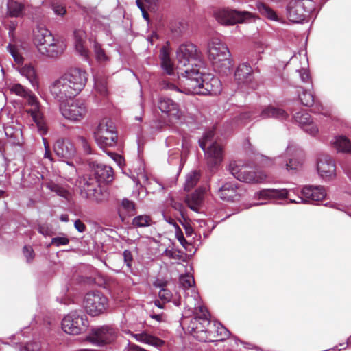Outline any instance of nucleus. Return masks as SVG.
Segmentation results:
<instances>
[{"mask_svg":"<svg viewBox=\"0 0 351 351\" xmlns=\"http://www.w3.org/2000/svg\"><path fill=\"white\" fill-rule=\"evenodd\" d=\"M301 80L304 83L310 82V75L308 71L305 69H302L298 71Z\"/></svg>","mask_w":351,"mask_h":351,"instance_id":"nucleus-58","label":"nucleus"},{"mask_svg":"<svg viewBox=\"0 0 351 351\" xmlns=\"http://www.w3.org/2000/svg\"><path fill=\"white\" fill-rule=\"evenodd\" d=\"M66 47L64 40L62 38L53 37V41H51L47 45L38 47L39 52L50 58H56L63 53Z\"/></svg>","mask_w":351,"mask_h":351,"instance_id":"nucleus-22","label":"nucleus"},{"mask_svg":"<svg viewBox=\"0 0 351 351\" xmlns=\"http://www.w3.org/2000/svg\"><path fill=\"white\" fill-rule=\"evenodd\" d=\"M95 88L101 95H104L107 93V85L105 80L95 79Z\"/></svg>","mask_w":351,"mask_h":351,"instance_id":"nucleus-49","label":"nucleus"},{"mask_svg":"<svg viewBox=\"0 0 351 351\" xmlns=\"http://www.w3.org/2000/svg\"><path fill=\"white\" fill-rule=\"evenodd\" d=\"M214 136V130H208L199 140V146L204 151L208 165L211 168L219 165L223 157V147L217 141H213Z\"/></svg>","mask_w":351,"mask_h":351,"instance_id":"nucleus-7","label":"nucleus"},{"mask_svg":"<svg viewBox=\"0 0 351 351\" xmlns=\"http://www.w3.org/2000/svg\"><path fill=\"white\" fill-rule=\"evenodd\" d=\"M195 280L192 275L187 274L180 277V287L185 293L184 304L192 312L198 313L199 307L203 306L199 300V293L195 287Z\"/></svg>","mask_w":351,"mask_h":351,"instance_id":"nucleus-12","label":"nucleus"},{"mask_svg":"<svg viewBox=\"0 0 351 351\" xmlns=\"http://www.w3.org/2000/svg\"><path fill=\"white\" fill-rule=\"evenodd\" d=\"M24 98L26 99L28 105L32 107L31 109L26 110L27 115L31 117L36 123L40 134H46L47 128L42 123V116L39 110L40 105L37 97L30 90Z\"/></svg>","mask_w":351,"mask_h":351,"instance_id":"nucleus-20","label":"nucleus"},{"mask_svg":"<svg viewBox=\"0 0 351 351\" xmlns=\"http://www.w3.org/2000/svg\"><path fill=\"white\" fill-rule=\"evenodd\" d=\"M204 190L198 189L186 198V203L189 208L197 213L199 212V208L204 201Z\"/></svg>","mask_w":351,"mask_h":351,"instance_id":"nucleus-34","label":"nucleus"},{"mask_svg":"<svg viewBox=\"0 0 351 351\" xmlns=\"http://www.w3.org/2000/svg\"><path fill=\"white\" fill-rule=\"evenodd\" d=\"M160 58L161 60V67L167 74L172 75L174 74L173 64L169 57V54L166 48L162 47L160 51Z\"/></svg>","mask_w":351,"mask_h":351,"instance_id":"nucleus-36","label":"nucleus"},{"mask_svg":"<svg viewBox=\"0 0 351 351\" xmlns=\"http://www.w3.org/2000/svg\"><path fill=\"white\" fill-rule=\"evenodd\" d=\"M202 69H192L181 73L180 86L167 80L162 82V88L184 93L187 95H217L221 93V83L218 77L210 73H204Z\"/></svg>","mask_w":351,"mask_h":351,"instance_id":"nucleus-1","label":"nucleus"},{"mask_svg":"<svg viewBox=\"0 0 351 351\" xmlns=\"http://www.w3.org/2000/svg\"><path fill=\"white\" fill-rule=\"evenodd\" d=\"M288 116L283 109L273 106L264 108L259 115L261 119L274 118L279 120H285Z\"/></svg>","mask_w":351,"mask_h":351,"instance_id":"nucleus-31","label":"nucleus"},{"mask_svg":"<svg viewBox=\"0 0 351 351\" xmlns=\"http://www.w3.org/2000/svg\"><path fill=\"white\" fill-rule=\"evenodd\" d=\"M256 117V116H254L250 112H243L240 114L239 117L234 121V125L237 126L239 125L240 124H246L248 119L252 120Z\"/></svg>","mask_w":351,"mask_h":351,"instance_id":"nucleus-47","label":"nucleus"},{"mask_svg":"<svg viewBox=\"0 0 351 351\" xmlns=\"http://www.w3.org/2000/svg\"><path fill=\"white\" fill-rule=\"evenodd\" d=\"M47 189L50 191L56 193L58 195L62 197L65 199H69L70 197V193L68 190L64 189V187L56 184L53 182H49L46 184Z\"/></svg>","mask_w":351,"mask_h":351,"instance_id":"nucleus-42","label":"nucleus"},{"mask_svg":"<svg viewBox=\"0 0 351 351\" xmlns=\"http://www.w3.org/2000/svg\"><path fill=\"white\" fill-rule=\"evenodd\" d=\"M60 110L65 119L72 121H80L86 116L87 108L83 101L76 99L71 103L61 105Z\"/></svg>","mask_w":351,"mask_h":351,"instance_id":"nucleus-16","label":"nucleus"},{"mask_svg":"<svg viewBox=\"0 0 351 351\" xmlns=\"http://www.w3.org/2000/svg\"><path fill=\"white\" fill-rule=\"evenodd\" d=\"M116 337L115 328L110 326H103L93 330L88 339L93 345L103 346L114 341Z\"/></svg>","mask_w":351,"mask_h":351,"instance_id":"nucleus-17","label":"nucleus"},{"mask_svg":"<svg viewBox=\"0 0 351 351\" xmlns=\"http://www.w3.org/2000/svg\"><path fill=\"white\" fill-rule=\"evenodd\" d=\"M78 143L82 146L83 149L85 153L86 154H90L91 153V148L90 146L87 141V140L83 137V136H79L77 138Z\"/></svg>","mask_w":351,"mask_h":351,"instance_id":"nucleus-53","label":"nucleus"},{"mask_svg":"<svg viewBox=\"0 0 351 351\" xmlns=\"http://www.w3.org/2000/svg\"><path fill=\"white\" fill-rule=\"evenodd\" d=\"M125 333H130L136 341L155 347H160L163 345L164 341L156 337L152 336L147 332L133 334L132 332L123 330Z\"/></svg>","mask_w":351,"mask_h":351,"instance_id":"nucleus-33","label":"nucleus"},{"mask_svg":"<svg viewBox=\"0 0 351 351\" xmlns=\"http://www.w3.org/2000/svg\"><path fill=\"white\" fill-rule=\"evenodd\" d=\"M198 312L201 315L192 318L189 326V329L196 339L205 342L218 341H223L230 336L229 330L219 322L213 324V331L206 329V326L210 324L208 319L209 313L204 306H200Z\"/></svg>","mask_w":351,"mask_h":351,"instance_id":"nucleus-3","label":"nucleus"},{"mask_svg":"<svg viewBox=\"0 0 351 351\" xmlns=\"http://www.w3.org/2000/svg\"><path fill=\"white\" fill-rule=\"evenodd\" d=\"M95 138L101 148L114 146L118 135L114 122L108 118L101 120L95 132Z\"/></svg>","mask_w":351,"mask_h":351,"instance_id":"nucleus-11","label":"nucleus"},{"mask_svg":"<svg viewBox=\"0 0 351 351\" xmlns=\"http://www.w3.org/2000/svg\"><path fill=\"white\" fill-rule=\"evenodd\" d=\"M299 98L304 106H311L314 104V96L310 90H303Z\"/></svg>","mask_w":351,"mask_h":351,"instance_id":"nucleus-44","label":"nucleus"},{"mask_svg":"<svg viewBox=\"0 0 351 351\" xmlns=\"http://www.w3.org/2000/svg\"><path fill=\"white\" fill-rule=\"evenodd\" d=\"M289 191L286 189H271V197L272 199H283L288 197Z\"/></svg>","mask_w":351,"mask_h":351,"instance_id":"nucleus-46","label":"nucleus"},{"mask_svg":"<svg viewBox=\"0 0 351 351\" xmlns=\"http://www.w3.org/2000/svg\"><path fill=\"white\" fill-rule=\"evenodd\" d=\"M87 79L86 71L70 69L50 84V93L58 101L64 102L77 95L84 88Z\"/></svg>","mask_w":351,"mask_h":351,"instance_id":"nucleus-2","label":"nucleus"},{"mask_svg":"<svg viewBox=\"0 0 351 351\" xmlns=\"http://www.w3.org/2000/svg\"><path fill=\"white\" fill-rule=\"evenodd\" d=\"M315 9L313 0H290L286 5V16L291 22L300 23L306 21Z\"/></svg>","mask_w":351,"mask_h":351,"instance_id":"nucleus-8","label":"nucleus"},{"mask_svg":"<svg viewBox=\"0 0 351 351\" xmlns=\"http://www.w3.org/2000/svg\"><path fill=\"white\" fill-rule=\"evenodd\" d=\"M254 198L255 199L271 200V189H263L256 193L254 195Z\"/></svg>","mask_w":351,"mask_h":351,"instance_id":"nucleus-48","label":"nucleus"},{"mask_svg":"<svg viewBox=\"0 0 351 351\" xmlns=\"http://www.w3.org/2000/svg\"><path fill=\"white\" fill-rule=\"evenodd\" d=\"M74 226L75 229L80 232H84L86 230V226L84 223L80 219H77L74 223Z\"/></svg>","mask_w":351,"mask_h":351,"instance_id":"nucleus-62","label":"nucleus"},{"mask_svg":"<svg viewBox=\"0 0 351 351\" xmlns=\"http://www.w3.org/2000/svg\"><path fill=\"white\" fill-rule=\"evenodd\" d=\"M86 34L82 29L74 32V42L76 51L85 59H88L89 51L85 45Z\"/></svg>","mask_w":351,"mask_h":351,"instance_id":"nucleus-29","label":"nucleus"},{"mask_svg":"<svg viewBox=\"0 0 351 351\" xmlns=\"http://www.w3.org/2000/svg\"><path fill=\"white\" fill-rule=\"evenodd\" d=\"M93 51L95 58L97 62L104 63L109 60L108 56L106 55L105 51L101 47V45L95 40H93Z\"/></svg>","mask_w":351,"mask_h":351,"instance_id":"nucleus-39","label":"nucleus"},{"mask_svg":"<svg viewBox=\"0 0 351 351\" xmlns=\"http://www.w3.org/2000/svg\"><path fill=\"white\" fill-rule=\"evenodd\" d=\"M8 89L10 93L16 95L21 97L24 98L27 93L30 91L28 88H25L23 85L19 83L10 84L8 86Z\"/></svg>","mask_w":351,"mask_h":351,"instance_id":"nucleus-43","label":"nucleus"},{"mask_svg":"<svg viewBox=\"0 0 351 351\" xmlns=\"http://www.w3.org/2000/svg\"><path fill=\"white\" fill-rule=\"evenodd\" d=\"M158 0H136V4L147 6L148 8L154 6Z\"/></svg>","mask_w":351,"mask_h":351,"instance_id":"nucleus-61","label":"nucleus"},{"mask_svg":"<svg viewBox=\"0 0 351 351\" xmlns=\"http://www.w3.org/2000/svg\"><path fill=\"white\" fill-rule=\"evenodd\" d=\"M256 7L258 12L264 17L273 21H279L280 19L276 12L266 3L258 1L256 3Z\"/></svg>","mask_w":351,"mask_h":351,"instance_id":"nucleus-35","label":"nucleus"},{"mask_svg":"<svg viewBox=\"0 0 351 351\" xmlns=\"http://www.w3.org/2000/svg\"><path fill=\"white\" fill-rule=\"evenodd\" d=\"M117 213L121 220L123 222L127 217L134 215L135 213V204L127 198L121 200L117 208Z\"/></svg>","mask_w":351,"mask_h":351,"instance_id":"nucleus-32","label":"nucleus"},{"mask_svg":"<svg viewBox=\"0 0 351 351\" xmlns=\"http://www.w3.org/2000/svg\"><path fill=\"white\" fill-rule=\"evenodd\" d=\"M56 154L62 158H71L75 154V148L69 140L58 139L53 145Z\"/></svg>","mask_w":351,"mask_h":351,"instance_id":"nucleus-23","label":"nucleus"},{"mask_svg":"<svg viewBox=\"0 0 351 351\" xmlns=\"http://www.w3.org/2000/svg\"><path fill=\"white\" fill-rule=\"evenodd\" d=\"M158 296L161 300L168 302L171 298V293L168 289L162 288L160 290Z\"/></svg>","mask_w":351,"mask_h":351,"instance_id":"nucleus-55","label":"nucleus"},{"mask_svg":"<svg viewBox=\"0 0 351 351\" xmlns=\"http://www.w3.org/2000/svg\"><path fill=\"white\" fill-rule=\"evenodd\" d=\"M107 154L119 167H123L125 160L122 156L114 152H108Z\"/></svg>","mask_w":351,"mask_h":351,"instance_id":"nucleus-51","label":"nucleus"},{"mask_svg":"<svg viewBox=\"0 0 351 351\" xmlns=\"http://www.w3.org/2000/svg\"><path fill=\"white\" fill-rule=\"evenodd\" d=\"M38 231L45 237L51 236L53 234V231L47 224L40 225Z\"/></svg>","mask_w":351,"mask_h":351,"instance_id":"nucleus-54","label":"nucleus"},{"mask_svg":"<svg viewBox=\"0 0 351 351\" xmlns=\"http://www.w3.org/2000/svg\"><path fill=\"white\" fill-rule=\"evenodd\" d=\"M124 262L125 263L128 267H130L132 263V255L130 251L125 250L123 253Z\"/></svg>","mask_w":351,"mask_h":351,"instance_id":"nucleus-56","label":"nucleus"},{"mask_svg":"<svg viewBox=\"0 0 351 351\" xmlns=\"http://www.w3.org/2000/svg\"><path fill=\"white\" fill-rule=\"evenodd\" d=\"M228 170L235 178L245 183H261L267 178V175L264 171L253 170L241 161L231 162L228 166Z\"/></svg>","mask_w":351,"mask_h":351,"instance_id":"nucleus-9","label":"nucleus"},{"mask_svg":"<svg viewBox=\"0 0 351 351\" xmlns=\"http://www.w3.org/2000/svg\"><path fill=\"white\" fill-rule=\"evenodd\" d=\"M294 120L308 134L315 136L318 132L317 126L311 121L310 114L304 111L293 114Z\"/></svg>","mask_w":351,"mask_h":351,"instance_id":"nucleus-24","label":"nucleus"},{"mask_svg":"<svg viewBox=\"0 0 351 351\" xmlns=\"http://www.w3.org/2000/svg\"><path fill=\"white\" fill-rule=\"evenodd\" d=\"M86 315L81 311H73L62 321V328L68 334L76 335L81 333L88 326Z\"/></svg>","mask_w":351,"mask_h":351,"instance_id":"nucleus-13","label":"nucleus"},{"mask_svg":"<svg viewBox=\"0 0 351 351\" xmlns=\"http://www.w3.org/2000/svg\"><path fill=\"white\" fill-rule=\"evenodd\" d=\"M296 155L297 149L293 146L289 145L283 156L284 159L281 156L271 159L261 156V162L264 166H270L275 162L280 166L285 167L288 171L296 170L301 165L300 162L295 158Z\"/></svg>","mask_w":351,"mask_h":351,"instance_id":"nucleus-15","label":"nucleus"},{"mask_svg":"<svg viewBox=\"0 0 351 351\" xmlns=\"http://www.w3.org/2000/svg\"><path fill=\"white\" fill-rule=\"evenodd\" d=\"M8 14L11 17H21L23 14L24 5L16 1L10 0L7 4Z\"/></svg>","mask_w":351,"mask_h":351,"instance_id":"nucleus-38","label":"nucleus"},{"mask_svg":"<svg viewBox=\"0 0 351 351\" xmlns=\"http://www.w3.org/2000/svg\"><path fill=\"white\" fill-rule=\"evenodd\" d=\"M199 172L194 171L187 174L184 183V190L190 191L192 189L197 183L199 180Z\"/></svg>","mask_w":351,"mask_h":351,"instance_id":"nucleus-41","label":"nucleus"},{"mask_svg":"<svg viewBox=\"0 0 351 351\" xmlns=\"http://www.w3.org/2000/svg\"><path fill=\"white\" fill-rule=\"evenodd\" d=\"M302 196H299L298 199H289V202L294 204H306L311 202H318L322 200L326 195L325 188L322 186H304L301 190Z\"/></svg>","mask_w":351,"mask_h":351,"instance_id":"nucleus-18","label":"nucleus"},{"mask_svg":"<svg viewBox=\"0 0 351 351\" xmlns=\"http://www.w3.org/2000/svg\"><path fill=\"white\" fill-rule=\"evenodd\" d=\"M108 306V298L100 291H90L84 296V308L86 313L93 317L104 313Z\"/></svg>","mask_w":351,"mask_h":351,"instance_id":"nucleus-14","label":"nucleus"},{"mask_svg":"<svg viewBox=\"0 0 351 351\" xmlns=\"http://www.w3.org/2000/svg\"><path fill=\"white\" fill-rule=\"evenodd\" d=\"M332 144L337 152L351 154V142L346 136L335 137Z\"/></svg>","mask_w":351,"mask_h":351,"instance_id":"nucleus-37","label":"nucleus"},{"mask_svg":"<svg viewBox=\"0 0 351 351\" xmlns=\"http://www.w3.org/2000/svg\"><path fill=\"white\" fill-rule=\"evenodd\" d=\"M219 197L225 201L234 202L239 199L240 196L238 191V184L235 182H228L222 185L218 190Z\"/></svg>","mask_w":351,"mask_h":351,"instance_id":"nucleus-25","label":"nucleus"},{"mask_svg":"<svg viewBox=\"0 0 351 351\" xmlns=\"http://www.w3.org/2000/svg\"><path fill=\"white\" fill-rule=\"evenodd\" d=\"M317 171L320 178L330 181L336 178V164L328 155H321L317 160Z\"/></svg>","mask_w":351,"mask_h":351,"instance_id":"nucleus-19","label":"nucleus"},{"mask_svg":"<svg viewBox=\"0 0 351 351\" xmlns=\"http://www.w3.org/2000/svg\"><path fill=\"white\" fill-rule=\"evenodd\" d=\"M23 255L27 263H31L34 258V252L32 247L24 246L23 249Z\"/></svg>","mask_w":351,"mask_h":351,"instance_id":"nucleus-52","label":"nucleus"},{"mask_svg":"<svg viewBox=\"0 0 351 351\" xmlns=\"http://www.w3.org/2000/svg\"><path fill=\"white\" fill-rule=\"evenodd\" d=\"M19 73L25 77L32 86L37 90L39 87L38 77L36 69L32 64H24L17 67Z\"/></svg>","mask_w":351,"mask_h":351,"instance_id":"nucleus-28","label":"nucleus"},{"mask_svg":"<svg viewBox=\"0 0 351 351\" xmlns=\"http://www.w3.org/2000/svg\"><path fill=\"white\" fill-rule=\"evenodd\" d=\"M69 243V239L64 234H60L59 236L52 238L49 245H54L57 247L66 245Z\"/></svg>","mask_w":351,"mask_h":351,"instance_id":"nucleus-45","label":"nucleus"},{"mask_svg":"<svg viewBox=\"0 0 351 351\" xmlns=\"http://www.w3.org/2000/svg\"><path fill=\"white\" fill-rule=\"evenodd\" d=\"M208 55L216 71L223 75L231 72L233 64L228 47L219 38H213L208 43Z\"/></svg>","mask_w":351,"mask_h":351,"instance_id":"nucleus-4","label":"nucleus"},{"mask_svg":"<svg viewBox=\"0 0 351 351\" xmlns=\"http://www.w3.org/2000/svg\"><path fill=\"white\" fill-rule=\"evenodd\" d=\"M53 10L56 14L59 16H63L66 12V8L63 5L58 3L53 5Z\"/></svg>","mask_w":351,"mask_h":351,"instance_id":"nucleus-57","label":"nucleus"},{"mask_svg":"<svg viewBox=\"0 0 351 351\" xmlns=\"http://www.w3.org/2000/svg\"><path fill=\"white\" fill-rule=\"evenodd\" d=\"M90 167L93 169L95 178L100 181L110 182L113 179V170L110 166L97 162L90 163Z\"/></svg>","mask_w":351,"mask_h":351,"instance_id":"nucleus-26","label":"nucleus"},{"mask_svg":"<svg viewBox=\"0 0 351 351\" xmlns=\"http://www.w3.org/2000/svg\"><path fill=\"white\" fill-rule=\"evenodd\" d=\"M40 350V344L37 342L27 343L25 347V351H38Z\"/></svg>","mask_w":351,"mask_h":351,"instance_id":"nucleus-59","label":"nucleus"},{"mask_svg":"<svg viewBox=\"0 0 351 351\" xmlns=\"http://www.w3.org/2000/svg\"><path fill=\"white\" fill-rule=\"evenodd\" d=\"M138 8L141 10L142 12L143 17L147 20L148 19V14L146 12V8H148L147 6H145V5L141 4H136Z\"/></svg>","mask_w":351,"mask_h":351,"instance_id":"nucleus-63","label":"nucleus"},{"mask_svg":"<svg viewBox=\"0 0 351 351\" xmlns=\"http://www.w3.org/2000/svg\"><path fill=\"white\" fill-rule=\"evenodd\" d=\"M9 52L10 53V54L12 55V56L13 57L14 61L17 64H21L23 61V58L22 57V56L17 51V50L16 49V48L14 47H13L12 45H9L8 47H7Z\"/></svg>","mask_w":351,"mask_h":351,"instance_id":"nucleus-50","label":"nucleus"},{"mask_svg":"<svg viewBox=\"0 0 351 351\" xmlns=\"http://www.w3.org/2000/svg\"><path fill=\"white\" fill-rule=\"evenodd\" d=\"M235 80L238 84H247L253 80V70L252 66L246 63H242L237 67L235 74Z\"/></svg>","mask_w":351,"mask_h":351,"instance_id":"nucleus-27","label":"nucleus"},{"mask_svg":"<svg viewBox=\"0 0 351 351\" xmlns=\"http://www.w3.org/2000/svg\"><path fill=\"white\" fill-rule=\"evenodd\" d=\"M74 186L82 198L88 199L97 203H101L105 199L99 180L95 177L87 175L79 177L75 180Z\"/></svg>","mask_w":351,"mask_h":351,"instance_id":"nucleus-6","label":"nucleus"},{"mask_svg":"<svg viewBox=\"0 0 351 351\" xmlns=\"http://www.w3.org/2000/svg\"><path fill=\"white\" fill-rule=\"evenodd\" d=\"M216 20L224 25H234L254 21L258 17L248 11L223 8L217 10L215 13Z\"/></svg>","mask_w":351,"mask_h":351,"instance_id":"nucleus-10","label":"nucleus"},{"mask_svg":"<svg viewBox=\"0 0 351 351\" xmlns=\"http://www.w3.org/2000/svg\"><path fill=\"white\" fill-rule=\"evenodd\" d=\"M176 58L177 69L180 71L183 69L184 71L186 69L204 68L201 53L193 43H187L180 45L176 51ZM178 73L181 74L182 72L180 71Z\"/></svg>","mask_w":351,"mask_h":351,"instance_id":"nucleus-5","label":"nucleus"},{"mask_svg":"<svg viewBox=\"0 0 351 351\" xmlns=\"http://www.w3.org/2000/svg\"><path fill=\"white\" fill-rule=\"evenodd\" d=\"M152 223V218L147 215H141L132 219V224L134 228H145L150 226Z\"/></svg>","mask_w":351,"mask_h":351,"instance_id":"nucleus-40","label":"nucleus"},{"mask_svg":"<svg viewBox=\"0 0 351 351\" xmlns=\"http://www.w3.org/2000/svg\"><path fill=\"white\" fill-rule=\"evenodd\" d=\"M176 237L180 241V244L184 246L185 243H186V241L180 227L176 229Z\"/></svg>","mask_w":351,"mask_h":351,"instance_id":"nucleus-60","label":"nucleus"},{"mask_svg":"<svg viewBox=\"0 0 351 351\" xmlns=\"http://www.w3.org/2000/svg\"><path fill=\"white\" fill-rule=\"evenodd\" d=\"M34 42L38 48L43 45H47L51 41H53V36L51 32L45 27H38L34 33Z\"/></svg>","mask_w":351,"mask_h":351,"instance_id":"nucleus-30","label":"nucleus"},{"mask_svg":"<svg viewBox=\"0 0 351 351\" xmlns=\"http://www.w3.org/2000/svg\"><path fill=\"white\" fill-rule=\"evenodd\" d=\"M173 207L176 209V210H179L181 214L182 215V210L184 208V206L183 205L181 204V203H179V202H175L173 204Z\"/></svg>","mask_w":351,"mask_h":351,"instance_id":"nucleus-64","label":"nucleus"},{"mask_svg":"<svg viewBox=\"0 0 351 351\" xmlns=\"http://www.w3.org/2000/svg\"><path fill=\"white\" fill-rule=\"evenodd\" d=\"M158 108L162 112L168 116L170 121L180 123L184 122L182 112L180 110L178 104L172 99L160 97L158 101Z\"/></svg>","mask_w":351,"mask_h":351,"instance_id":"nucleus-21","label":"nucleus"}]
</instances>
